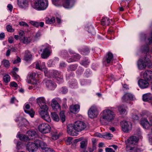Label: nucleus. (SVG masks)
Here are the masks:
<instances>
[{
  "label": "nucleus",
  "instance_id": "53",
  "mask_svg": "<svg viewBox=\"0 0 152 152\" xmlns=\"http://www.w3.org/2000/svg\"><path fill=\"white\" fill-rule=\"evenodd\" d=\"M60 91H61L62 93L65 94L67 92L68 89L66 87H63L60 89Z\"/></svg>",
  "mask_w": 152,
  "mask_h": 152
},
{
  "label": "nucleus",
  "instance_id": "27",
  "mask_svg": "<svg viewBox=\"0 0 152 152\" xmlns=\"http://www.w3.org/2000/svg\"><path fill=\"white\" fill-rule=\"evenodd\" d=\"M74 56L76 57V58H73L72 56L70 58H69L67 59V61L68 63H71V62L75 61L78 60L80 58V56L77 54H75Z\"/></svg>",
  "mask_w": 152,
  "mask_h": 152
},
{
  "label": "nucleus",
  "instance_id": "35",
  "mask_svg": "<svg viewBox=\"0 0 152 152\" xmlns=\"http://www.w3.org/2000/svg\"><path fill=\"white\" fill-rule=\"evenodd\" d=\"M51 117L54 121H59V118L58 115L56 113H51Z\"/></svg>",
  "mask_w": 152,
  "mask_h": 152
},
{
  "label": "nucleus",
  "instance_id": "3",
  "mask_svg": "<svg viewBox=\"0 0 152 152\" xmlns=\"http://www.w3.org/2000/svg\"><path fill=\"white\" fill-rule=\"evenodd\" d=\"M31 7L38 10H45L48 6V0H35L31 4Z\"/></svg>",
  "mask_w": 152,
  "mask_h": 152
},
{
  "label": "nucleus",
  "instance_id": "26",
  "mask_svg": "<svg viewBox=\"0 0 152 152\" xmlns=\"http://www.w3.org/2000/svg\"><path fill=\"white\" fill-rule=\"evenodd\" d=\"M152 96L150 93H147L144 94L142 99L144 101L148 102L151 99Z\"/></svg>",
  "mask_w": 152,
  "mask_h": 152
},
{
  "label": "nucleus",
  "instance_id": "42",
  "mask_svg": "<svg viewBox=\"0 0 152 152\" xmlns=\"http://www.w3.org/2000/svg\"><path fill=\"white\" fill-rule=\"evenodd\" d=\"M60 115L61 120L63 122H64L65 120V116L64 111H63L60 112Z\"/></svg>",
  "mask_w": 152,
  "mask_h": 152
},
{
  "label": "nucleus",
  "instance_id": "34",
  "mask_svg": "<svg viewBox=\"0 0 152 152\" xmlns=\"http://www.w3.org/2000/svg\"><path fill=\"white\" fill-rule=\"evenodd\" d=\"M18 137L21 140L24 141H27L30 140L29 138L25 135H18Z\"/></svg>",
  "mask_w": 152,
  "mask_h": 152
},
{
  "label": "nucleus",
  "instance_id": "6",
  "mask_svg": "<svg viewBox=\"0 0 152 152\" xmlns=\"http://www.w3.org/2000/svg\"><path fill=\"white\" fill-rule=\"evenodd\" d=\"M40 51L42 52L41 54V57L44 59L48 58L50 55V52L49 49L48 45L45 44L39 47Z\"/></svg>",
  "mask_w": 152,
  "mask_h": 152
},
{
  "label": "nucleus",
  "instance_id": "63",
  "mask_svg": "<svg viewBox=\"0 0 152 152\" xmlns=\"http://www.w3.org/2000/svg\"><path fill=\"white\" fill-rule=\"evenodd\" d=\"M105 150L106 152H115V151L111 148H106Z\"/></svg>",
  "mask_w": 152,
  "mask_h": 152
},
{
  "label": "nucleus",
  "instance_id": "46",
  "mask_svg": "<svg viewBox=\"0 0 152 152\" xmlns=\"http://www.w3.org/2000/svg\"><path fill=\"white\" fill-rule=\"evenodd\" d=\"M55 18L54 17L50 19L48 18L46 20V22L47 24H53L55 22Z\"/></svg>",
  "mask_w": 152,
  "mask_h": 152
},
{
  "label": "nucleus",
  "instance_id": "64",
  "mask_svg": "<svg viewBox=\"0 0 152 152\" xmlns=\"http://www.w3.org/2000/svg\"><path fill=\"white\" fill-rule=\"evenodd\" d=\"M148 120L150 126H152V115H151L149 117Z\"/></svg>",
  "mask_w": 152,
  "mask_h": 152
},
{
  "label": "nucleus",
  "instance_id": "47",
  "mask_svg": "<svg viewBox=\"0 0 152 152\" xmlns=\"http://www.w3.org/2000/svg\"><path fill=\"white\" fill-rule=\"evenodd\" d=\"M10 77L8 75H6L3 77V80L6 83H8L10 82Z\"/></svg>",
  "mask_w": 152,
  "mask_h": 152
},
{
  "label": "nucleus",
  "instance_id": "60",
  "mask_svg": "<svg viewBox=\"0 0 152 152\" xmlns=\"http://www.w3.org/2000/svg\"><path fill=\"white\" fill-rule=\"evenodd\" d=\"M41 141L40 140H37L35 141V142L34 143L37 146V149L38 147H39L40 143H41Z\"/></svg>",
  "mask_w": 152,
  "mask_h": 152
},
{
  "label": "nucleus",
  "instance_id": "4",
  "mask_svg": "<svg viewBox=\"0 0 152 152\" xmlns=\"http://www.w3.org/2000/svg\"><path fill=\"white\" fill-rule=\"evenodd\" d=\"M48 106L46 104L41 106L39 109V113L42 119L48 122H50L51 119L48 113Z\"/></svg>",
  "mask_w": 152,
  "mask_h": 152
},
{
  "label": "nucleus",
  "instance_id": "11",
  "mask_svg": "<svg viewBox=\"0 0 152 152\" xmlns=\"http://www.w3.org/2000/svg\"><path fill=\"white\" fill-rule=\"evenodd\" d=\"M67 131L68 133L71 136H77L78 134V132L75 129L74 125L72 124H69L67 125Z\"/></svg>",
  "mask_w": 152,
  "mask_h": 152
},
{
  "label": "nucleus",
  "instance_id": "48",
  "mask_svg": "<svg viewBox=\"0 0 152 152\" xmlns=\"http://www.w3.org/2000/svg\"><path fill=\"white\" fill-rule=\"evenodd\" d=\"M36 75V73L34 72H31L29 73L27 77V78H28L34 81V77Z\"/></svg>",
  "mask_w": 152,
  "mask_h": 152
},
{
  "label": "nucleus",
  "instance_id": "24",
  "mask_svg": "<svg viewBox=\"0 0 152 152\" xmlns=\"http://www.w3.org/2000/svg\"><path fill=\"white\" fill-rule=\"evenodd\" d=\"M138 141V138L135 136H132L128 139V142L130 145H135Z\"/></svg>",
  "mask_w": 152,
  "mask_h": 152
},
{
  "label": "nucleus",
  "instance_id": "13",
  "mask_svg": "<svg viewBox=\"0 0 152 152\" xmlns=\"http://www.w3.org/2000/svg\"><path fill=\"white\" fill-rule=\"evenodd\" d=\"M113 55L112 53H107L104 59L103 63L106 65V63L107 64L111 63L113 60Z\"/></svg>",
  "mask_w": 152,
  "mask_h": 152
},
{
  "label": "nucleus",
  "instance_id": "44",
  "mask_svg": "<svg viewBox=\"0 0 152 152\" xmlns=\"http://www.w3.org/2000/svg\"><path fill=\"white\" fill-rule=\"evenodd\" d=\"M27 134H28L29 137H31L35 135L36 132L34 130H29L27 132Z\"/></svg>",
  "mask_w": 152,
  "mask_h": 152
},
{
  "label": "nucleus",
  "instance_id": "37",
  "mask_svg": "<svg viewBox=\"0 0 152 152\" xmlns=\"http://www.w3.org/2000/svg\"><path fill=\"white\" fill-rule=\"evenodd\" d=\"M126 148L128 151H131L130 152H138V151L139 150V149H137L136 148L132 147L129 146H127Z\"/></svg>",
  "mask_w": 152,
  "mask_h": 152
},
{
  "label": "nucleus",
  "instance_id": "50",
  "mask_svg": "<svg viewBox=\"0 0 152 152\" xmlns=\"http://www.w3.org/2000/svg\"><path fill=\"white\" fill-rule=\"evenodd\" d=\"M88 31L89 33L93 35H94L95 34V32L94 28L92 26H90L89 27Z\"/></svg>",
  "mask_w": 152,
  "mask_h": 152
},
{
  "label": "nucleus",
  "instance_id": "31",
  "mask_svg": "<svg viewBox=\"0 0 152 152\" xmlns=\"http://www.w3.org/2000/svg\"><path fill=\"white\" fill-rule=\"evenodd\" d=\"M51 138L53 140H56L59 138V135L56 130L53 131L51 133Z\"/></svg>",
  "mask_w": 152,
  "mask_h": 152
},
{
  "label": "nucleus",
  "instance_id": "33",
  "mask_svg": "<svg viewBox=\"0 0 152 152\" xmlns=\"http://www.w3.org/2000/svg\"><path fill=\"white\" fill-rule=\"evenodd\" d=\"M69 83L70 87L72 88L76 87L77 85V82L75 79L70 80L69 82Z\"/></svg>",
  "mask_w": 152,
  "mask_h": 152
},
{
  "label": "nucleus",
  "instance_id": "15",
  "mask_svg": "<svg viewBox=\"0 0 152 152\" xmlns=\"http://www.w3.org/2000/svg\"><path fill=\"white\" fill-rule=\"evenodd\" d=\"M26 149L29 152H35L37 150V146L34 143L29 142L26 145Z\"/></svg>",
  "mask_w": 152,
  "mask_h": 152
},
{
  "label": "nucleus",
  "instance_id": "20",
  "mask_svg": "<svg viewBox=\"0 0 152 152\" xmlns=\"http://www.w3.org/2000/svg\"><path fill=\"white\" fill-rule=\"evenodd\" d=\"M80 105L78 104L72 105L69 107L70 112L73 113H77L80 110Z\"/></svg>",
  "mask_w": 152,
  "mask_h": 152
},
{
  "label": "nucleus",
  "instance_id": "40",
  "mask_svg": "<svg viewBox=\"0 0 152 152\" xmlns=\"http://www.w3.org/2000/svg\"><path fill=\"white\" fill-rule=\"evenodd\" d=\"M62 75V74L60 72L54 70L53 77H55L56 79L57 77H60V75Z\"/></svg>",
  "mask_w": 152,
  "mask_h": 152
},
{
  "label": "nucleus",
  "instance_id": "25",
  "mask_svg": "<svg viewBox=\"0 0 152 152\" xmlns=\"http://www.w3.org/2000/svg\"><path fill=\"white\" fill-rule=\"evenodd\" d=\"M37 101L38 104L40 108L41 106L45 104L46 101L45 98L43 97H39L37 99Z\"/></svg>",
  "mask_w": 152,
  "mask_h": 152
},
{
  "label": "nucleus",
  "instance_id": "59",
  "mask_svg": "<svg viewBox=\"0 0 152 152\" xmlns=\"http://www.w3.org/2000/svg\"><path fill=\"white\" fill-rule=\"evenodd\" d=\"M7 31L11 32L14 31V30L12 28V27L10 25H7Z\"/></svg>",
  "mask_w": 152,
  "mask_h": 152
},
{
  "label": "nucleus",
  "instance_id": "18",
  "mask_svg": "<svg viewBox=\"0 0 152 152\" xmlns=\"http://www.w3.org/2000/svg\"><path fill=\"white\" fill-rule=\"evenodd\" d=\"M74 3L73 0H65L63 6L65 8H70L73 6Z\"/></svg>",
  "mask_w": 152,
  "mask_h": 152
},
{
  "label": "nucleus",
  "instance_id": "62",
  "mask_svg": "<svg viewBox=\"0 0 152 152\" xmlns=\"http://www.w3.org/2000/svg\"><path fill=\"white\" fill-rule=\"evenodd\" d=\"M22 145V143L21 142H18L17 144V149L18 150L20 149L21 148Z\"/></svg>",
  "mask_w": 152,
  "mask_h": 152
},
{
  "label": "nucleus",
  "instance_id": "52",
  "mask_svg": "<svg viewBox=\"0 0 152 152\" xmlns=\"http://www.w3.org/2000/svg\"><path fill=\"white\" fill-rule=\"evenodd\" d=\"M41 35V34L40 32L38 31L37 32L36 34L35 35V36L34 38V40H37L40 37Z\"/></svg>",
  "mask_w": 152,
  "mask_h": 152
},
{
  "label": "nucleus",
  "instance_id": "57",
  "mask_svg": "<svg viewBox=\"0 0 152 152\" xmlns=\"http://www.w3.org/2000/svg\"><path fill=\"white\" fill-rule=\"evenodd\" d=\"M56 80L58 83H62L63 81V75H61L60 77H57Z\"/></svg>",
  "mask_w": 152,
  "mask_h": 152
},
{
  "label": "nucleus",
  "instance_id": "14",
  "mask_svg": "<svg viewBox=\"0 0 152 152\" xmlns=\"http://www.w3.org/2000/svg\"><path fill=\"white\" fill-rule=\"evenodd\" d=\"M133 95L129 93L125 94L122 97V101L123 102H127L130 101L134 99Z\"/></svg>",
  "mask_w": 152,
  "mask_h": 152
},
{
  "label": "nucleus",
  "instance_id": "54",
  "mask_svg": "<svg viewBox=\"0 0 152 152\" xmlns=\"http://www.w3.org/2000/svg\"><path fill=\"white\" fill-rule=\"evenodd\" d=\"M42 152H55V151L50 148H46L43 150Z\"/></svg>",
  "mask_w": 152,
  "mask_h": 152
},
{
  "label": "nucleus",
  "instance_id": "38",
  "mask_svg": "<svg viewBox=\"0 0 152 152\" xmlns=\"http://www.w3.org/2000/svg\"><path fill=\"white\" fill-rule=\"evenodd\" d=\"M78 66L77 64L71 65L69 66L68 70L69 71H74L76 69Z\"/></svg>",
  "mask_w": 152,
  "mask_h": 152
},
{
  "label": "nucleus",
  "instance_id": "56",
  "mask_svg": "<svg viewBox=\"0 0 152 152\" xmlns=\"http://www.w3.org/2000/svg\"><path fill=\"white\" fill-rule=\"evenodd\" d=\"M20 58L18 56H17V58L16 60H12V63L13 64H17L18 63H20L21 62Z\"/></svg>",
  "mask_w": 152,
  "mask_h": 152
},
{
  "label": "nucleus",
  "instance_id": "2",
  "mask_svg": "<svg viewBox=\"0 0 152 152\" xmlns=\"http://www.w3.org/2000/svg\"><path fill=\"white\" fill-rule=\"evenodd\" d=\"M36 69L43 71L46 76L48 77H53L54 70L48 71L44 62H41L38 61L35 63Z\"/></svg>",
  "mask_w": 152,
  "mask_h": 152
},
{
  "label": "nucleus",
  "instance_id": "61",
  "mask_svg": "<svg viewBox=\"0 0 152 152\" xmlns=\"http://www.w3.org/2000/svg\"><path fill=\"white\" fill-rule=\"evenodd\" d=\"M72 138L71 137H68L65 140V141L67 144H70L71 143Z\"/></svg>",
  "mask_w": 152,
  "mask_h": 152
},
{
  "label": "nucleus",
  "instance_id": "29",
  "mask_svg": "<svg viewBox=\"0 0 152 152\" xmlns=\"http://www.w3.org/2000/svg\"><path fill=\"white\" fill-rule=\"evenodd\" d=\"M110 23V20L109 18L104 17L101 20V24L103 26H108Z\"/></svg>",
  "mask_w": 152,
  "mask_h": 152
},
{
  "label": "nucleus",
  "instance_id": "10",
  "mask_svg": "<svg viewBox=\"0 0 152 152\" xmlns=\"http://www.w3.org/2000/svg\"><path fill=\"white\" fill-rule=\"evenodd\" d=\"M99 114L97 107L95 105L92 106L89 109L88 114L89 117L94 118L96 117Z\"/></svg>",
  "mask_w": 152,
  "mask_h": 152
},
{
  "label": "nucleus",
  "instance_id": "19",
  "mask_svg": "<svg viewBox=\"0 0 152 152\" xmlns=\"http://www.w3.org/2000/svg\"><path fill=\"white\" fill-rule=\"evenodd\" d=\"M146 80L143 79H140L139 80L138 84L141 88H146L148 86L149 83Z\"/></svg>",
  "mask_w": 152,
  "mask_h": 152
},
{
  "label": "nucleus",
  "instance_id": "21",
  "mask_svg": "<svg viewBox=\"0 0 152 152\" xmlns=\"http://www.w3.org/2000/svg\"><path fill=\"white\" fill-rule=\"evenodd\" d=\"M17 3L18 6L21 8H26L28 6L27 0H17Z\"/></svg>",
  "mask_w": 152,
  "mask_h": 152
},
{
  "label": "nucleus",
  "instance_id": "55",
  "mask_svg": "<svg viewBox=\"0 0 152 152\" xmlns=\"http://www.w3.org/2000/svg\"><path fill=\"white\" fill-rule=\"evenodd\" d=\"M20 39L25 44H27L29 42V41L28 40L27 38L25 37V36L23 37H22Z\"/></svg>",
  "mask_w": 152,
  "mask_h": 152
},
{
  "label": "nucleus",
  "instance_id": "45",
  "mask_svg": "<svg viewBox=\"0 0 152 152\" xmlns=\"http://www.w3.org/2000/svg\"><path fill=\"white\" fill-rule=\"evenodd\" d=\"M2 63L5 67L8 68L10 66V63L8 60H3L2 62Z\"/></svg>",
  "mask_w": 152,
  "mask_h": 152
},
{
  "label": "nucleus",
  "instance_id": "51",
  "mask_svg": "<svg viewBox=\"0 0 152 152\" xmlns=\"http://www.w3.org/2000/svg\"><path fill=\"white\" fill-rule=\"evenodd\" d=\"M89 52V51L88 48H86L84 49L81 52V53L84 55H86L88 54Z\"/></svg>",
  "mask_w": 152,
  "mask_h": 152
},
{
  "label": "nucleus",
  "instance_id": "30",
  "mask_svg": "<svg viewBox=\"0 0 152 152\" xmlns=\"http://www.w3.org/2000/svg\"><path fill=\"white\" fill-rule=\"evenodd\" d=\"M30 23L33 26L38 27L39 26L41 27H43L44 25V23L43 22H37L34 21H30Z\"/></svg>",
  "mask_w": 152,
  "mask_h": 152
},
{
  "label": "nucleus",
  "instance_id": "16",
  "mask_svg": "<svg viewBox=\"0 0 152 152\" xmlns=\"http://www.w3.org/2000/svg\"><path fill=\"white\" fill-rule=\"evenodd\" d=\"M30 106L28 104H26L24 106V110L25 112L28 114L30 116L33 117L35 112L32 110H30Z\"/></svg>",
  "mask_w": 152,
  "mask_h": 152
},
{
  "label": "nucleus",
  "instance_id": "49",
  "mask_svg": "<svg viewBox=\"0 0 152 152\" xmlns=\"http://www.w3.org/2000/svg\"><path fill=\"white\" fill-rule=\"evenodd\" d=\"M113 135L112 134L108 133L106 132L104 135V138H107L108 139H110V138L112 137Z\"/></svg>",
  "mask_w": 152,
  "mask_h": 152
},
{
  "label": "nucleus",
  "instance_id": "17",
  "mask_svg": "<svg viewBox=\"0 0 152 152\" xmlns=\"http://www.w3.org/2000/svg\"><path fill=\"white\" fill-rule=\"evenodd\" d=\"M143 77L147 81L152 80V71L149 70L146 71L143 73Z\"/></svg>",
  "mask_w": 152,
  "mask_h": 152
},
{
  "label": "nucleus",
  "instance_id": "8",
  "mask_svg": "<svg viewBox=\"0 0 152 152\" xmlns=\"http://www.w3.org/2000/svg\"><path fill=\"white\" fill-rule=\"evenodd\" d=\"M38 128L39 132L43 134L48 133L50 132L51 130L50 126L45 123L40 124Z\"/></svg>",
  "mask_w": 152,
  "mask_h": 152
},
{
  "label": "nucleus",
  "instance_id": "22",
  "mask_svg": "<svg viewBox=\"0 0 152 152\" xmlns=\"http://www.w3.org/2000/svg\"><path fill=\"white\" fill-rule=\"evenodd\" d=\"M51 105L52 107L54 110H61V106L56 99H53L52 101Z\"/></svg>",
  "mask_w": 152,
  "mask_h": 152
},
{
  "label": "nucleus",
  "instance_id": "5",
  "mask_svg": "<svg viewBox=\"0 0 152 152\" xmlns=\"http://www.w3.org/2000/svg\"><path fill=\"white\" fill-rule=\"evenodd\" d=\"M137 65L139 69L142 70L147 66L150 68L152 66V62L148 58L145 57L144 59H140L137 62Z\"/></svg>",
  "mask_w": 152,
  "mask_h": 152
},
{
  "label": "nucleus",
  "instance_id": "28",
  "mask_svg": "<svg viewBox=\"0 0 152 152\" xmlns=\"http://www.w3.org/2000/svg\"><path fill=\"white\" fill-rule=\"evenodd\" d=\"M118 110L121 115L124 114L126 113V107L123 105H119L118 107Z\"/></svg>",
  "mask_w": 152,
  "mask_h": 152
},
{
  "label": "nucleus",
  "instance_id": "36",
  "mask_svg": "<svg viewBox=\"0 0 152 152\" xmlns=\"http://www.w3.org/2000/svg\"><path fill=\"white\" fill-rule=\"evenodd\" d=\"M90 62L86 59H84L81 61L80 64L86 67L89 65Z\"/></svg>",
  "mask_w": 152,
  "mask_h": 152
},
{
  "label": "nucleus",
  "instance_id": "7",
  "mask_svg": "<svg viewBox=\"0 0 152 152\" xmlns=\"http://www.w3.org/2000/svg\"><path fill=\"white\" fill-rule=\"evenodd\" d=\"M75 129L78 132H80L84 130L86 127V124L80 121H76L74 123Z\"/></svg>",
  "mask_w": 152,
  "mask_h": 152
},
{
  "label": "nucleus",
  "instance_id": "41",
  "mask_svg": "<svg viewBox=\"0 0 152 152\" xmlns=\"http://www.w3.org/2000/svg\"><path fill=\"white\" fill-rule=\"evenodd\" d=\"M141 49L142 52L144 53H146L149 51V48L148 45L142 46Z\"/></svg>",
  "mask_w": 152,
  "mask_h": 152
},
{
  "label": "nucleus",
  "instance_id": "43",
  "mask_svg": "<svg viewBox=\"0 0 152 152\" xmlns=\"http://www.w3.org/2000/svg\"><path fill=\"white\" fill-rule=\"evenodd\" d=\"M150 114V113L146 110H144L142 111L140 115L141 116L144 117L145 116L149 117Z\"/></svg>",
  "mask_w": 152,
  "mask_h": 152
},
{
  "label": "nucleus",
  "instance_id": "23",
  "mask_svg": "<svg viewBox=\"0 0 152 152\" xmlns=\"http://www.w3.org/2000/svg\"><path fill=\"white\" fill-rule=\"evenodd\" d=\"M140 124L145 129H149L150 126L149 121L145 118L141 119Z\"/></svg>",
  "mask_w": 152,
  "mask_h": 152
},
{
  "label": "nucleus",
  "instance_id": "9",
  "mask_svg": "<svg viewBox=\"0 0 152 152\" xmlns=\"http://www.w3.org/2000/svg\"><path fill=\"white\" fill-rule=\"evenodd\" d=\"M121 125L122 131L125 132H128L132 128V124L130 122L123 121L121 123Z\"/></svg>",
  "mask_w": 152,
  "mask_h": 152
},
{
  "label": "nucleus",
  "instance_id": "12",
  "mask_svg": "<svg viewBox=\"0 0 152 152\" xmlns=\"http://www.w3.org/2000/svg\"><path fill=\"white\" fill-rule=\"evenodd\" d=\"M47 88L50 90H54L56 87V84L53 81L50 80H45L44 81Z\"/></svg>",
  "mask_w": 152,
  "mask_h": 152
},
{
  "label": "nucleus",
  "instance_id": "32",
  "mask_svg": "<svg viewBox=\"0 0 152 152\" xmlns=\"http://www.w3.org/2000/svg\"><path fill=\"white\" fill-rule=\"evenodd\" d=\"M31 55L29 51H26L25 55L24 58L25 61H30L31 59Z\"/></svg>",
  "mask_w": 152,
  "mask_h": 152
},
{
  "label": "nucleus",
  "instance_id": "1",
  "mask_svg": "<svg viewBox=\"0 0 152 152\" xmlns=\"http://www.w3.org/2000/svg\"><path fill=\"white\" fill-rule=\"evenodd\" d=\"M101 114L100 121L102 123H104V122L106 121H111L115 117V113L113 111L108 109L104 110Z\"/></svg>",
  "mask_w": 152,
  "mask_h": 152
},
{
  "label": "nucleus",
  "instance_id": "58",
  "mask_svg": "<svg viewBox=\"0 0 152 152\" xmlns=\"http://www.w3.org/2000/svg\"><path fill=\"white\" fill-rule=\"evenodd\" d=\"M46 146V144L45 143L41 141V143H40V145L39 147H40L42 149V151L43 150L46 148L45 147Z\"/></svg>",
  "mask_w": 152,
  "mask_h": 152
},
{
  "label": "nucleus",
  "instance_id": "39",
  "mask_svg": "<svg viewBox=\"0 0 152 152\" xmlns=\"http://www.w3.org/2000/svg\"><path fill=\"white\" fill-rule=\"evenodd\" d=\"M87 144V141L86 140H83L80 142V147L81 148L85 149L86 148Z\"/></svg>",
  "mask_w": 152,
  "mask_h": 152
}]
</instances>
